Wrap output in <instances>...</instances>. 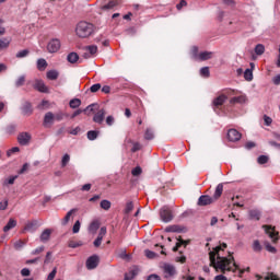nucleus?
Segmentation results:
<instances>
[{
    "mask_svg": "<svg viewBox=\"0 0 280 280\" xmlns=\"http://www.w3.org/2000/svg\"><path fill=\"white\" fill-rule=\"evenodd\" d=\"M226 246V243H223L222 245L214 247L213 250L209 253L210 266L215 270H221L223 275L226 270H233L231 264L235 261V258L232 255H230L229 258L220 256V250H224Z\"/></svg>",
    "mask_w": 280,
    "mask_h": 280,
    "instance_id": "f257e3e1",
    "label": "nucleus"
},
{
    "mask_svg": "<svg viewBox=\"0 0 280 280\" xmlns=\"http://www.w3.org/2000/svg\"><path fill=\"white\" fill-rule=\"evenodd\" d=\"M95 32V26L86 21L77 24L75 34L79 38H89Z\"/></svg>",
    "mask_w": 280,
    "mask_h": 280,
    "instance_id": "f03ea898",
    "label": "nucleus"
},
{
    "mask_svg": "<svg viewBox=\"0 0 280 280\" xmlns=\"http://www.w3.org/2000/svg\"><path fill=\"white\" fill-rule=\"evenodd\" d=\"M262 229H264L266 235H268L270 237V240L272 241V244H277V242L280 241L279 232L276 230L275 226L262 225Z\"/></svg>",
    "mask_w": 280,
    "mask_h": 280,
    "instance_id": "7ed1b4c3",
    "label": "nucleus"
},
{
    "mask_svg": "<svg viewBox=\"0 0 280 280\" xmlns=\"http://www.w3.org/2000/svg\"><path fill=\"white\" fill-rule=\"evenodd\" d=\"M61 43L60 39L58 38H52L48 42L47 44V51L49 54H58V51H60V47H61Z\"/></svg>",
    "mask_w": 280,
    "mask_h": 280,
    "instance_id": "20e7f679",
    "label": "nucleus"
},
{
    "mask_svg": "<svg viewBox=\"0 0 280 280\" xmlns=\"http://www.w3.org/2000/svg\"><path fill=\"white\" fill-rule=\"evenodd\" d=\"M160 218L162 222H172L174 220V213L172 212V209H170L168 207H163L160 210Z\"/></svg>",
    "mask_w": 280,
    "mask_h": 280,
    "instance_id": "39448f33",
    "label": "nucleus"
},
{
    "mask_svg": "<svg viewBox=\"0 0 280 280\" xmlns=\"http://www.w3.org/2000/svg\"><path fill=\"white\" fill-rule=\"evenodd\" d=\"M85 266L88 270H95V268L100 266V257L97 255L90 256L86 259Z\"/></svg>",
    "mask_w": 280,
    "mask_h": 280,
    "instance_id": "423d86ee",
    "label": "nucleus"
},
{
    "mask_svg": "<svg viewBox=\"0 0 280 280\" xmlns=\"http://www.w3.org/2000/svg\"><path fill=\"white\" fill-rule=\"evenodd\" d=\"M213 202H215V200L213 199V197L209 196V195H201L198 199L197 205L199 207H207L209 205H213Z\"/></svg>",
    "mask_w": 280,
    "mask_h": 280,
    "instance_id": "0eeeda50",
    "label": "nucleus"
},
{
    "mask_svg": "<svg viewBox=\"0 0 280 280\" xmlns=\"http://www.w3.org/2000/svg\"><path fill=\"white\" fill-rule=\"evenodd\" d=\"M30 141H32V135L30 132H21L18 136V142L20 145H30Z\"/></svg>",
    "mask_w": 280,
    "mask_h": 280,
    "instance_id": "6e6552de",
    "label": "nucleus"
},
{
    "mask_svg": "<svg viewBox=\"0 0 280 280\" xmlns=\"http://www.w3.org/2000/svg\"><path fill=\"white\" fill-rule=\"evenodd\" d=\"M242 139V133L237 131V129H230L228 131V140L232 143H235L236 141H240Z\"/></svg>",
    "mask_w": 280,
    "mask_h": 280,
    "instance_id": "1a4fd4ad",
    "label": "nucleus"
},
{
    "mask_svg": "<svg viewBox=\"0 0 280 280\" xmlns=\"http://www.w3.org/2000/svg\"><path fill=\"white\" fill-rule=\"evenodd\" d=\"M83 49L85 51L83 54V58H85V60H89V58H91L92 56H95V54H97V46L96 45L85 46Z\"/></svg>",
    "mask_w": 280,
    "mask_h": 280,
    "instance_id": "9d476101",
    "label": "nucleus"
},
{
    "mask_svg": "<svg viewBox=\"0 0 280 280\" xmlns=\"http://www.w3.org/2000/svg\"><path fill=\"white\" fill-rule=\"evenodd\" d=\"M33 88L35 89V91H38L39 93H49V88L46 86L45 81L43 80H35Z\"/></svg>",
    "mask_w": 280,
    "mask_h": 280,
    "instance_id": "9b49d317",
    "label": "nucleus"
},
{
    "mask_svg": "<svg viewBox=\"0 0 280 280\" xmlns=\"http://www.w3.org/2000/svg\"><path fill=\"white\" fill-rule=\"evenodd\" d=\"M22 114L26 117H30V115H32L34 113V108L32 107V103H30L28 101L24 102V104L22 105Z\"/></svg>",
    "mask_w": 280,
    "mask_h": 280,
    "instance_id": "f8f14e48",
    "label": "nucleus"
},
{
    "mask_svg": "<svg viewBox=\"0 0 280 280\" xmlns=\"http://www.w3.org/2000/svg\"><path fill=\"white\" fill-rule=\"evenodd\" d=\"M164 273H165V279H170V277H174L176 275V267L170 264L164 265Z\"/></svg>",
    "mask_w": 280,
    "mask_h": 280,
    "instance_id": "ddd939ff",
    "label": "nucleus"
},
{
    "mask_svg": "<svg viewBox=\"0 0 280 280\" xmlns=\"http://www.w3.org/2000/svg\"><path fill=\"white\" fill-rule=\"evenodd\" d=\"M106 117V110L105 109H100L93 117V121L95 124H103L104 118Z\"/></svg>",
    "mask_w": 280,
    "mask_h": 280,
    "instance_id": "4468645a",
    "label": "nucleus"
},
{
    "mask_svg": "<svg viewBox=\"0 0 280 280\" xmlns=\"http://www.w3.org/2000/svg\"><path fill=\"white\" fill-rule=\"evenodd\" d=\"M226 94H221L213 100L212 104L213 106H215V108H220V106L224 105V102H226Z\"/></svg>",
    "mask_w": 280,
    "mask_h": 280,
    "instance_id": "2eb2a0df",
    "label": "nucleus"
},
{
    "mask_svg": "<svg viewBox=\"0 0 280 280\" xmlns=\"http://www.w3.org/2000/svg\"><path fill=\"white\" fill-rule=\"evenodd\" d=\"M139 275V267L135 266L132 267L129 272L125 273L124 280H132L135 277Z\"/></svg>",
    "mask_w": 280,
    "mask_h": 280,
    "instance_id": "dca6fc26",
    "label": "nucleus"
},
{
    "mask_svg": "<svg viewBox=\"0 0 280 280\" xmlns=\"http://www.w3.org/2000/svg\"><path fill=\"white\" fill-rule=\"evenodd\" d=\"M224 191V184H219L215 187L214 194L212 196V198L214 199V202L217 200H220V198L222 197V192Z\"/></svg>",
    "mask_w": 280,
    "mask_h": 280,
    "instance_id": "f3484780",
    "label": "nucleus"
},
{
    "mask_svg": "<svg viewBox=\"0 0 280 280\" xmlns=\"http://www.w3.org/2000/svg\"><path fill=\"white\" fill-rule=\"evenodd\" d=\"M189 244V241H185L183 240L180 236L177 238V243L176 245L173 247V253H177L178 248H180V246H184V248H187Z\"/></svg>",
    "mask_w": 280,
    "mask_h": 280,
    "instance_id": "a211bd4d",
    "label": "nucleus"
},
{
    "mask_svg": "<svg viewBox=\"0 0 280 280\" xmlns=\"http://www.w3.org/2000/svg\"><path fill=\"white\" fill-rule=\"evenodd\" d=\"M230 104H246V95L234 96L230 100Z\"/></svg>",
    "mask_w": 280,
    "mask_h": 280,
    "instance_id": "6ab92c4d",
    "label": "nucleus"
},
{
    "mask_svg": "<svg viewBox=\"0 0 280 280\" xmlns=\"http://www.w3.org/2000/svg\"><path fill=\"white\" fill-rule=\"evenodd\" d=\"M100 230V220H94L89 225V232L95 235L97 231Z\"/></svg>",
    "mask_w": 280,
    "mask_h": 280,
    "instance_id": "aec40b11",
    "label": "nucleus"
},
{
    "mask_svg": "<svg viewBox=\"0 0 280 280\" xmlns=\"http://www.w3.org/2000/svg\"><path fill=\"white\" fill-rule=\"evenodd\" d=\"M51 237V230L46 229L42 232L39 240L45 244V242H49V238Z\"/></svg>",
    "mask_w": 280,
    "mask_h": 280,
    "instance_id": "412c9836",
    "label": "nucleus"
},
{
    "mask_svg": "<svg viewBox=\"0 0 280 280\" xmlns=\"http://www.w3.org/2000/svg\"><path fill=\"white\" fill-rule=\"evenodd\" d=\"M77 212H78V209H71L70 211H68L66 217L61 221L62 226H67V224H69V221L71 220V215H73V213H77Z\"/></svg>",
    "mask_w": 280,
    "mask_h": 280,
    "instance_id": "4be33fe9",
    "label": "nucleus"
},
{
    "mask_svg": "<svg viewBox=\"0 0 280 280\" xmlns=\"http://www.w3.org/2000/svg\"><path fill=\"white\" fill-rule=\"evenodd\" d=\"M212 58H213V52L201 51L199 52V58L197 60L205 61V60H211Z\"/></svg>",
    "mask_w": 280,
    "mask_h": 280,
    "instance_id": "5701e85b",
    "label": "nucleus"
},
{
    "mask_svg": "<svg viewBox=\"0 0 280 280\" xmlns=\"http://www.w3.org/2000/svg\"><path fill=\"white\" fill-rule=\"evenodd\" d=\"M55 115L51 112H47L44 116V126H47L49 124H54Z\"/></svg>",
    "mask_w": 280,
    "mask_h": 280,
    "instance_id": "b1692460",
    "label": "nucleus"
},
{
    "mask_svg": "<svg viewBox=\"0 0 280 280\" xmlns=\"http://www.w3.org/2000/svg\"><path fill=\"white\" fill-rule=\"evenodd\" d=\"M117 5H119V1L117 0H110L107 4L102 5L101 10H113V8H117Z\"/></svg>",
    "mask_w": 280,
    "mask_h": 280,
    "instance_id": "393cba45",
    "label": "nucleus"
},
{
    "mask_svg": "<svg viewBox=\"0 0 280 280\" xmlns=\"http://www.w3.org/2000/svg\"><path fill=\"white\" fill-rule=\"evenodd\" d=\"M233 267H232V270H230V272H235L236 270H238V277H242L244 272H250V267H247L246 269H240V266L235 262H233Z\"/></svg>",
    "mask_w": 280,
    "mask_h": 280,
    "instance_id": "a878e982",
    "label": "nucleus"
},
{
    "mask_svg": "<svg viewBox=\"0 0 280 280\" xmlns=\"http://www.w3.org/2000/svg\"><path fill=\"white\" fill-rule=\"evenodd\" d=\"M16 220L14 219H9L7 225L3 228V232L8 233V231H12L16 226Z\"/></svg>",
    "mask_w": 280,
    "mask_h": 280,
    "instance_id": "bb28decb",
    "label": "nucleus"
},
{
    "mask_svg": "<svg viewBox=\"0 0 280 280\" xmlns=\"http://www.w3.org/2000/svg\"><path fill=\"white\" fill-rule=\"evenodd\" d=\"M67 60L68 62H70L71 65H75V62H78V60H80V56L78 55V52H70L67 56Z\"/></svg>",
    "mask_w": 280,
    "mask_h": 280,
    "instance_id": "cd10ccee",
    "label": "nucleus"
},
{
    "mask_svg": "<svg viewBox=\"0 0 280 280\" xmlns=\"http://www.w3.org/2000/svg\"><path fill=\"white\" fill-rule=\"evenodd\" d=\"M10 43H12V40L8 37H3L0 39V51L3 49H8V47H10Z\"/></svg>",
    "mask_w": 280,
    "mask_h": 280,
    "instance_id": "c85d7f7f",
    "label": "nucleus"
},
{
    "mask_svg": "<svg viewBox=\"0 0 280 280\" xmlns=\"http://www.w3.org/2000/svg\"><path fill=\"white\" fill-rule=\"evenodd\" d=\"M166 233H183V228L179 225H171L165 229Z\"/></svg>",
    "mask_w": 280,
    "mask_h": 280,
    "instance_id": "c756f323",
    "label": "nucleus"
},
{
    "mask_svg": "<svg viewBox=\"0 0 280 280\" xmlns=\"http://www.w3.org/2000/svg\"><path fill=\"white\" fill-rule=\"evenodd\" d=\"M89 141H95L100 137V130H90L86 133Z\"/></svg>",
    "mask_w": 280,
    "mask_h": 280,
    "instance_id": "7c9ffc66",
    "label": "nucleus"
},
{
    "mask_svg": "<svg viewBox=\"0 0 280 280\" xmlns=\"http://www.w3.org/2000/svg\"><path fill=\"white\" fill-rule=\"evenodd\" d=\"M69 106H70V108H73V109L80 108V106H82V100H80V98H72L69 102Z\"/></svg>",
    "mask_w": 280,
    "mask_h": 280,
    "instance_id": "2f4dec72",
    "label": "nucleus"
},
{
    "mask_svg": "<svg viewBox=\"0 0 280 280\" xmlns=\"http://www.w3.org/2000/svg\"><path fill=\"white\" fill-rule=\"evenodd\" d=\"M60 72H58V70H49L46 73V78L47 80H56L57 78H59Z\"/></svg>",
    "mask_w": 280,
    "mask_h": 280,
    "instance_id": "473e14b6",
    "label": "nucleus"
},
{
    "mask_svg": "<svg viewBox=\"0 0 280 280\" xmlns=\"http://www.w3.org/2000/svg\"><path fill=\"white\" fill-rule=\"evenodd\" d=\"M265 52H266V46H264L262 44L256 45L255 47L256 56H264Z\"/></svg>",
    "mask_w": 280,
    "mask_h": 280,
    "instance_id": "72a5a7b5",
    "label": "nucleus"
},
{
    "mask_svg": "<svg viewBox=\"0 0 280 280\" xmlns=\"http://www.w3.org/2000/svg\"><path fill=\"white\" fill-rule=\"evenodd\" d=\"M37 69L38 71H45L47 69V60L40 58L37 60Z\"/></svg>",
    "mask_w": 280,
    "mask_h": 280,
    "instance_id": "f704fd0d",
    "label": "nucleus"
},
{
    "mask_svg": "<svg viewBox=\"0 0 280 280\" xmlns=\"http://www.w3.org/2000/svg\"><path fill=\"white\" fill-rule=\"evenodd\" d=\"M249 218H250V220L259 221L260 218H261V212H259L258 210H250L249 211Z\"/></svg>",
    "mask_w": 280,
    "mask_h": 280,
    "instance_id": "c9c22d12",
    "label": "nucleus"
},
{
    "mask_svg": "<svg viewBox=\"0 0 280 280\" xmlns=\"http://www.w3.org/2000/svg\"><path fill=\"white\" fill-rule=\"evenodd\" d=\"M246 82H253V69H246L244 72Z\"/></svg>",
    "mask_w": 280,
    "mask_h": 280,
    "instance_id": "e433bc0d",
    "label": "nucleus"
},
{
    "mask_svg": "<svg viewBox=\"0 0 280 280\" xmlns=\"http://www.w3.org/2000/svg\"><path fill=\"white\" fill-rule=\"evenodd\" d=\"M132 209H135V203L132 201H128L126 203L124 213H126V215H128L132 211Z\"/></svg>",
    "mask_w": 280,
    "mask_h": 280,
    "instance_id": "4c0bfd02",
    "label": "nucleus"
},
{
    "mask_svg": "<svg viewBox=\"0 0 280 280\" xmlns=\"http://www.w3.org/2000/svg\"><path fill=\"white\" fill-rule=\"evenodd\" d=\"M144 139L147 141H152V139H154V131H152V129H147L144 132Z\"/></svg>",
    "mask_w": 280,
    "mask_h": 280,
    "instance_id": "58836bf2",
    "label": "nucleus"
},
{
    "mask_svg": "<svg viewBox=\"0 0 280 280\" xmlns=\"http://www.w3.org/2000/svg\"><path fill=\"white\" fill-rule=\"evenodd\" d=\"M27 56H30V50L28 49L20 50L15 55L16 58H27Z\"/></svg>",
    "mask_w": 280,
    "mask_h": 280,
    "instance_id": "ea45409f",
    "label": "nucleus"
},
{
    "mask_svg": "<svg viewBox=\"0 0 280 280\" xmlns=\"http://www.w3.org/2000/svg\"><path fill=\"white\" fill-rule=\"evenodd\" d=\"M265 248L268 253H271L272 255H276L277 248L275 246H271L269 242H265Z\"/></svg>",
    "mask_w": 280,
    "mask_h": 280,
    "instance_id": "a19ab883",
    "label": "nucleus"
},
{
    "mask_svg": "<svg viewBox=\"0 0 280 280\" xmlns=\"http://www.w3.org/2000/svg\"><path fill=\"white\" fill-rule=\"evenodd\" d=\"M268 161H269L268 155H260L257 159L258 165H266V163H268Z\"/></svg>",
    "mask_w": 280,
    "mask_h": 280,
    "instance_id": "79ce46f5",
    "label": "nucleus"
},
{
    "mask_svg": "<svg viewBox=\"0 0 280 280\" xmlns=\"http://www.w3.org/2000/svg\"><path fill=\"white\" fill-rule=\"evenodd\" d=\"M95 106H97V105H96V104H91V105H89L88 107H85V108L83 109V113H84L85 115L90 116L91 113H94Z\"/></svg>",
    "mask_w": 280,
    "mask_h": 280,
    "instance_id": "37998d69",
    "label": "nucleus"
},
{
    "mask_svg": "<svg viewBox=\"0 0 280 280\" xmlns=\"http://www.w3.org/2000/svg\"><path fill=\"white\" fill-rule=\"evenodd\" d=\"M69 161H71V156L68 153H66L61 160V167H67Z\"/></svg>",
    "mask_w": 280,
    "mask_h": 280,
    "instance_id": "c03bdc74",
    "label": "nucleus"
},
{
    "mask_svg": "<svg viewBox=\"0 0 280 280\" xmlns=\"http://www.w3.org/2000/svg\"><path fill=\"white\" fill-rule=\"evenodd\" d=\"M110 201L104 199L101 201V209H104V211H108V209H110Z\"/></svg>",
    "mask_w": 280,
    "mask_h": 280,
    "instance_id": "a18cd8bd",
    "label": "nucleus"
},
{
    "mask_svg": "<svg viewBox=\"0 0 280 280\" xmlns=\"http://www.w3.org/2000/svg\"><path fill=\"white\" fill-rule=\"evenodd\" d=\"M68 246L69 248H80V246H82V241H69Z\"/></svg>",
    "mask_w": 280,
    "mask_h": 280,
    "instance_id": "49530a36",
    "label": "nucleus"
},
{
    "mask_svg": "<svg viewBox=\"0 0 280 280\" xmlns=\"http://www.w3.org/2000/svg\"><path fill=\"white\" fill-rule=\"evenodd\" d=\"M200 75H202V78H209V75H211V72L209 71V67L201 68Z\"/></svg>",
    "mask_w": 280,
    "mask_h": 280,
    "instance_id": "de8ad7c7",
    "label": "nucleus"
},
{
    "mask_svg": "<svg viewBox=\"0 0 280 280\" xmlns=\"http://www.w3.org/2000/svg\"><path fill=\"white\" fill-rule=\"evenodd\" d=\"M25 84V75H21L16 81H15V86L16 89H20V86H23Z\"/></svg>",
    "mask_w": 280,
    "mask_h": 280,
    "instance_id": "09e8293b",
    "label": "nucleus"
},
{
    "mask_svg": "<svg viewBox=\"0 0 280 280\" xmlns=\"http://www.w3.org/2000/svg\"><path fill=\"white\" fill-rule=\"evenodd\" d=\"M253 250L255 253H261V243L259 241H254Z\"/></svg>",
    "mask_w": 280,
    "mask_h": 280,
    "instance_id": "8fccbe9b",
    "label": "nucleus"
},
{
    "mask_svg": "<svg viewBox=\"0 0 280 280\" xmlns=\"http://www.w3.org/2000/svg\"><path fill=\"white\" fill-rule=\"evenodd\" d=\"M144 255L145 257H148V259H154L155 257H158L159 255H156V253L150 250V249H145L144 250Z\"/></svg>",
    "mask_w": 280,
    "mask_h": 280,
    "instance_id": "3c124183",
    "label": "nucleus"
},
{
    "mask_svg": "<svg viewBox=\"0 0 280 280\" xmlns=\"http://www.w3.org/2000/svg\"><path fill=\"white\" fill-rule=\"evenodd\" d=\"M19 178V175H14L4 180V185H14V180Z\"/></svg>",
    "mask_w": 280,
    "mask_h": 280,
    "instance_id": "603ef678",
    "label": "nucleus"
},
{
    "mask_svg": "<svg viewBox=\"0 0 280 280\" xmlns=\"http://www.w3.org/2000/svg\"><path fill=\"white\" fill-rule=\"evenodd\" d=\"M36 226V222H28L25 226H24V231H35Z\"/></svg>",
    "mask_w": 280,
    "mask_h": 280,
    "instance_id": "864d4df0",
    "label": "nucleus"
},
{
    "mask_svg": "<svg viewBox=\"0 0 280 280\" xmlns=\"http://www.w3.org/2000/svg\"><path fill=\"white\" fill-rule=\"evenodd\" d=\"M143 171L141 170V166H136L132 171H131V174L132 176H141V173Z\"/></svg>",
    "mask_w": 280,
    "mask_h": 280,
    "instance_id": "5fc2aeb1",
    "label": "nucleus"
},
{
    "mask_svg": "<svg viewBox=\"0 0 280 280\" xmlns=\"http://www.w3.org/2000/svg\"><path fill=\"white\" fill-rule=\"evenodd\" d=\"M100 89H102V84L100 83H95L90 88L91 93H97V91H100Z\"/></svg>",
    "mask_w": 280,
    "mask_h": 280,
    "instance_id": "6e6d98bb",
    "label": "nucleus"
},
{
    "mask_svg": "<svg viewBox=\"0 0 280 280\" xmlns=\"http://www.w3.org/2000/svg\"><path fill=\"white\" fill-rule=\"evenodd\" d=\"M191 54H192L194 60H198L200 54H198V47H197V46H194V47H192Z\"/></svg>",
    "mask_w": 280,
    "mask_h": 280,
    "instance_id": "4d7b16f0",
    "label": "nucleus"
},
{
    "mask_svg": "<svg viewBox=\"0 0 280 280\" xmlns=\"http://www.w3.org/2000/svg\"><path fill=\"white\" fill-rule=\"evenodd\" d=\"M80 226H81L80 220L75 221L72 228V233H80Z\"/></svg>",
    "mask_w": 280,
    "mask_h": 280,
    "instance_id": "13d9d810",
    "label": "nucleus"
},
{
    "mask_svg": "<svg viewBox=\"0 0 280 280\" xmlns=\"http://www.w3.org/2000/svg\"><path fill=\"white\" fill-rule=\"evenodd\" d=\"M139 150H141V143L139 142H133V145L131 148V152L135 153V152H139Z\"/></svg>",
    "mask_w": 280,
    "mask_h": 280,
    "instance_id": "bf43d9fd",
    "label": "nucleus"
},
{
    "mask_svg": "<svg viewBox=\"0 0 280 280\" xmlns=\"http://www.w3.org/2000/svg\"><path fill=\"white\" fill-rule=\"evenodd\" d=\"M62 119H65V114L62 112L55 114V121H62Z\"/></svg>",
    "mask_w": 280,
    "mask_h": 280,
    "instance_id": "052dcab7",
    "label": "nucleus"
},
{
    "mask_svg": "<svg viewBox=\"0 0 280 280\" xmlns=\"http://www.w3.org/2000/svg\"><path fill=\"white\" fill-rule=\"evenodd\" d=\"M24 246H25V243H24L23 241H16V242L14 243V248H15L16 250H21V248L24 247Z\"/></svg>",
    "mask_w": 280,
    "mask_h": 280,
    "instance_id": "680f3d73",
    "label": "nucleus"
},
{
    "mask_svg": "<svg viewBox=\"0 0 280 280\" xmlns=\"http://www.w3.org/2000/svg\"><path fill=\"white\" fill-rule=\"evenodd\" d=\"M103 240H104V238H102V237H100V236H97V237L95 238V241L93 242L95 248H100V247L102 246Z\"/></svg>",
    "mask_w": 280,
    "mask_h": 280,
    "instance_id": "e2e57ef3",
    "label": "nucleus"
},
{
    "mask_svg": "<svg viewBox=\"0 0 280 280\" xmlns=\"http://www.w3.org/2000/svg\"><path fill=\"white\" fill-rule=\"evenodd\" d=\"M20 150L21 149H19V147H13L9 151H7V156H12V154H14V152H20Z\"/></svg>",
    "mask_w": 280,
    "mask_h": 280,
    "instance_id": "0e129e2a",
    "label": "nucleus"
},
{
    "mask_svg": "<svg viewBox=\"0 0 280 280\" xmlns=\"http://www.w3.org/2000/svg\"><path fill=\"white\" fill-rule=\"evenodd\" d=\"M264 121H265V126H271L272 124V118L268 115L264 116Z\"/></svg>",
    "mask_w": 280,
    "mask_h": 280,
    "instance_id": "69168bd1",
    "label": "nucleus"
},
{
    "mask_svg": "<svg viewBox=\"0 0 280 280\" xmlns=\"http://www.w3.org/2000/svg\"><path fill=\"white\" fill-rule=\"evenodd\" d=\"M58 272V270L56 268H54L51 270V272L48 275L47 280H52L56 279V273Z\"/></svg>",
    "mask_w": 280,
    "mask_h": 280,
    "instance_id": "338daca9",
    "label": "nucleus"
},
{
    "mask_svg": "<svg viewBox=\"0 0 280 280\" xmlns=\"http://www.w3.org/2000/svg\"><path fill=\"white\" fill-rule=\"evenodd\" d=\"M147 280H161V277L156 273L150 275Z\"/></svg>",
    "mask_w": 280,
    "mask_h": 280,
    "instance_id": "774afa93",
    "label": "nucleus"
}]
</instances>
